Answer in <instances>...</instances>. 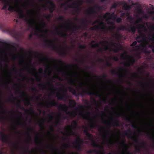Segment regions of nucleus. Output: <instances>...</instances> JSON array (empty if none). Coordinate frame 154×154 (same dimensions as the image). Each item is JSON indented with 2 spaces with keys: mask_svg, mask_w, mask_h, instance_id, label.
<instances>
[{
  "mask_svg": "<svg viewBox=\"0 0 154 154\" xmlns=\"http://www.w3.org/2000/svg\"><path fill=\"white\" fill-rule=\"evenodd\" d=\"M18 93H21V95L23 96H25L26 95V92L24 91H21L20 89H19L18 91Z\"/></svg>",
  "mask_w": 154,
  "mask_h": 154,
  "instance_id": "e2e57ef3",
  "label": "nucleus"
},
{
  "mask_svg": "<svg viewBox=\"0 0 154 154\" xmlns=\"http://www.w3.org/2000/svg\"><path fill=\"white\" fill-rule=\"evenodd\" d=\"M122 8L124 10H128L130 9L131 7L129 5H128L126 4H125L123 5L122 7Z\"/></svg>",
  "mask_w": 154,
  "mask_h": 154,
  "instance_id": "c03bdc74",
  "label": "nucleus"
},
{
  "mask_svg": "<svg viewBox=\"0 0 154 154\" xmlns=\"http://www.w3.org/2000/svg\"><path fill=\"white\" fill-rule=\"evenodd\" d=\"M38 59L41 61H43L44 60L46 61H48L49 60V58L47 57H42L39 55L38 57Z\"/></svg>",
  "mask_w": 154,
  "mask_h": 154,
  "instance_id": "58836bf2",
  "label": "nucleus"
},
{
  "mask_svg": "<svg viewBox=\"0 0 154 154\" xmlns=\"http://www.w3.org/2000/svg\"><path fill=\"white\" fill-rule=\"evenodd\" d=\"M8 112V110L4 109L2 104L0 103V121L4 122L5 121V118L3 114L6 113Z\"/></svg>",
  "mask_w": 154,
  "mask_h": 154,
  "instance_id": "dca6fc26",
  "label": "nucleus"
},
{
  "mask_svg": "<svg viewBox=\"0 0 154 154\" xmlns=\"http://www.w3.org/2000/svg\"><path fill=\"white\" fill-rule=\"evenodd\" d=\"M31 90L33 92H36L38 91V90L34 86L31 88Z\"/></svg>",
  "mask_w": 154,
  "mask_h": 154,
  "instance_id": "052dcab7",
  "label": "nucleus"
},
{
  "mask_svg": "<svg viewBox=\"0 0 154 154\" xmlns=\"http://www.w3.org/2000/svg\"><path fill=\"white\" fill-rule=\"evenodd\" d=\"M107 17H109L110 19L113 20H115L117 17V16L114 14V12L112 14H110L109 12L106 13L103 17L104 18H106Z\"/></svg>",
  "mask_w": 154,
  "mask_h": 154,
  "instance_id": "4be33fe9",
  "label": "nucleus"
},
{
  "mask_svg": "<svg viewBox=\"0 0 154 154\" xmlns=\"http://www.w3.org/2000/svg\"><path fill=\"white\" fill-rule=\"evenodd\" d=\"M16 105L17 107L20 108L22 110L24 111L25 112H27L28 110L25 109L21 105L20 102L19 101L16 103Z\"/></svg>",
  "mask_w": 154,
  "mask_h": 154,
  "instance_id": "7c9ffc66",
  "label": "nucleus"
},
{
  "mask_svg": "<svg viewBox=\"0 0 154 154\" xmlns=\"http://www.w3.org/2000/svg\"><path fill=\"white\" fill-rule=\"evenodd\" d=\"M82 97L85 96L86 94H88L90 96L94 95L100 97L102 101L105 103H107L106 98L103 99L101 98L100 95L98 94L97 92L91 91L89 90H84L82 89V91L79 94Z\"/></svg>",
  "mask_w": 154,
  "mask_h": 154,
  "instance_id": "423d86ee",
  "label": "nucleus"
},
{
  "mask_svg": "<svg viewBox=\"0 0 154 154\" xmlns=\"http://www.w3.org/2000/svg\"><path fill=\"white\" fill-rule=\"evenodd\" d=\"M114 118L112 117L111 118L112 122L110 123L108 122L106 120H104L102 123L110 127L111 126H120V122L119 120H117L116 121H114Z\"/></svg>",
  "mask_w": 154,
  "mask_h": 154,
  "instance_id": "9b49d317",
  "label": "nucleus"
},
{
  "mask_svg": "<svg viewBox=\"0 0 154 154\" xmlns=\"http://www.w3.org/2000/svg\"><path fill=\"white\" fill-rule=\"evenodd\" d=\"M75 143L79 144V145L82 146L84 143V141L82 139H81L79 137L78 140H76L75 141Z\"/></svg>",
  "mask_w": 154,
  "mask_h": 154,
  "instance_id": "c9c22d12",
  "label": "nucleus"
},
{
  "mask_svg": "<svg viewBox=\"0 0 154 154\" xmlns=\"http://www.w3.org/2000/svg\"><path fill=\"white\" fill-rule=\"evenodd\" d=\"M56 79H58V59H56Z\"/></svg>",
  "mask_w": 154,
  "mask_h": 154,
  "instance_id": "37998d69",
  "label": "nucleus"
},
{
  "mask_svg": "<svg viewBox=\"0 0 154 154\" xmlns=\"http://www.w3.org/2000/svg\"><path fill=\"white\" fill-rule=\"evenodd\" d=\"M10 32L12 36L15 39H18L21 36V32L16 31L15 28L11 30Z\"/></svg>",
  "mask_w": 154,
  "mask_h": 154,
  "instance_id": "a211bd4d",
  "label": "nucleus"
},
{
  "mask_svg": "<svg viewBox=\"0 0 154 154\" xmlns=\"http://www.w3.org/2000/svg\"><path fill=\"white\" fill-rule=\"evenodd\" d=\"M131 127L134 129H137L138 128V127L133 122H132L131 124Z\"/></svg>",
  "mask_w": 154,
  "mask_h": 154,
  "instance_id": "6e6d98bb",
  "label": "nucleus"
},
{
  "mask_svg": "<svg viewBox=\"0 0 154 154\" xmlns=\"http://www.w3.org/2000/svg\"><path fill=\"white\" fill-rule=\"evenodd\" d=\"M135 150L132 152L134 154H136L137 153H140L141 151V148L140 146H135Z\"/></svg>",
  "mask_w": 154,
  "mask_h": 154,
  "instance_id": "72a5a7b5",
  "label": "nucleus"
},
{
  "mask_svg": "<svg viewBox=\"0 0 154 154\" xmlns=\"http://www.w3.org/2000/svg\"><path fill=\"white\" fill-rule=\"evenodd\" d=\"M75 61L77 62H78L80 63H83L85 62V60L83 59H81L78 60L77 58L75 59Z\"/></svg>",
  "mask_w": 154,
  "mask_h": 154,
  "instance_id": "13d9d810",
  "label": "nucleus"
},
{
  "mask_svg": "<svg viewBox=\"0 0 154 154\" xmlns=\"http://www.w3.org/2000/svg\"><path fill=\"white\" fill-rule=\"evenodd\" d=\"M147 136H148L151 140L154 141V136L149 134H147Z\"/></svg>",
  "mask_w": 154,
  "mask_h": 154,
  "instance_id": "338daca9",
  "label": "nucleus"
},
{
  "mask_svg": "<svg viewBox=\"0 0 154 154\" xmlns=\"http://www.w3.org/2000/svg\"><path fill=\"white\" fill-rule=\"evenodd\" d=\"M118 30H125L128 32L134 33L136 31V27L133 24H131L128 28L126 26L121 25L118 29Z\"/></svg>",
  "mask_w": 154,
  "mask_h": 154,
  "instance_id": "1a4fd4ad",
  "label": "nucleus"
},
{
  "mask_svg": "<svg viewBox=\"0 0 154 154\" xmlns=\"http://www.w3.org/2000/svg\"><path fill=\"white\" fill-rule=\"evenodd\" d=\"M137 60H136L133 57H132L131 59L130 60V63L127 62L126 64V66L128 67L130 66L131 65H133L137 61Z\"/></svg>",
  "mask_w": 154,
  "mask_h": 154,
  "instance_id": "b1692460",
  "label": "nucleus"
},
{
  "mask_svg": "<svg viewBox=\"0 0 154 154\" xmlns=\"http://www.w3.org/2000/svg\"><path fill=\"white\" fill-rule=\"evenodd\" d=\"M78 126V122L76 121H73L72 122L71 125H68L65 127L63 129L65 132V137L63 138V140L65 141L68 140L69 142V137L71 135H75V134L73 131L72 127L75 128Z\"/></svg>",
  "mask_w": 154,
  "mask_h": 154,
  "instance_id": "7ed1b4c3",
  "label": "nucleus"
},
{
  "mask_svg": "<svg viewBox=\"0 0 154 154\" xmlns=\"http://www.w3.org/2000/svg\"><path fill=\"white\" fill-rule=\"evenodd\" d=\"M17 12L18 13V16L20 19L24 20L30 27H33L34 21L31 19L28 18L24 14L23 10L21 9H19L17 10Z\"/></svg>",
  "mask_w": 154,
  "mask_h": 154,
  "instance_id": "39448f33",
  "label": "nucleus"
},
{
  "mask_svg": "<svg viewBox=\"0 0 154 154\" xmlns=\"http://www.w3.org/2000/svg\"><path fill=\"white\" fill-rule=\"evenodd\" d=\"M91 145L95 147H97L99 149H103V147L97 144L95 142L93 141L91 144Z\"/></svg>",
  "mask_w": 154,
  "mask_h": 154,
  "instance_id": "2f4dec72",
  "label": "nucleus"
},
{
  "mask_svg": "<svg viewBox=\"0 0 154 154\" xmlns=\"http://www.w3.org/2000/svg\"><path fill=\"white\" fill-rule=\"evenodd\" d=\"M1 134V139L2 141L7 144L12 146L14 145V142L8 136L5 135L3 132L0 133Z\"/></svg>",
  "mask_w": 154,
  "mask_h": 154,
  "instance_id": "f8f14e48",
  "label": "nucleus"
},
{
  "mask_svg": "<svg viewBox=\"0 0 154 154\" xmlns=\"http://www.w3.org/2000/svg\"><path fill=\"white\" fill-rule=\"evenodd\" d=\"M63 108V111L65 112L66 115H68L70 117L75 116L76 114L74 112L68 111V106L66 104H64L62 105Z\"/></svg>",
  "mask_w": 154,
  "mask_h": 154,
  "instance_id": "2eb2a0df",
  "label": "nucleus"
},
{
  "mask_svg": "<svg viewBox=\"0 0 154 154\" xmlns=\"http://www.w3.org/2000/svg\"><path fill=\"white\" fill-rule=\"evenodd\" d=\"M38 85L40 87H42V89H45L46 87L47 84L44 83H39L38 84Z\"/></svg>",
  "mask_w": 154,
  "mask_h": 154,
  "instance_id": "09e8293b",
  "label": "nucleus"
},
{
  "mask_svg": "<svg viewBox=\"0 0 154 154\" xmlns=\"http://www.w3.org/2000/svg\"><path fill=\"white\" fill-rule=\"evenodd\" d=\"M2 3L4 4V5L2 8V10H4L7 11L8 10V6L10 5V2L8 1V0H2Z\"/></svg>",
  "mask_w": 154,
  "mask_h": 154,
  "instance_id": "5701e85b",
  "label": "nucleus"
},
{
  "mask_svg": "<svg viewBox=\"0 0 154 154\" xmlns=\"http://www.w3.org/2000/svg\"><path fill=\"white\" fill-rule=\"evenodd\" d=\"M41 25L42 28L41 29L43 31L47 32V30L45 29L46 26V24L44 21V19L43 18L42 19V21L41 23Z\"/></svg>",
  "mask_w": 154,
  "mask_h": 154,
  "instance_id": "c756f323",
  "label": "nucleus"
},
{
  "mask_svg": "<svg viewBox=\"0 0 154 154\" xmlns=\"http://www.w3.org/2000/svg\"><path fill=\"white\" fill-rule=\"evenodd\" d=\"M139 35L137 36L136 38V40L138 42H142V39Z\"/></svg>",
  "mask_w": 154,
  "mask_h": 154,
  "instance_id": "864d4df0",
  "label": "nucleus"
},
{
  "mask_svg": "<svg viewBox=\"0 0 154 154\" xmlns=\"http://www.w3.org/2000/svg\"><path fill=\"white\" fill-rule=\"evenodd\" d=\"M125 135L127 136L128 138H132L134 143L137 145V146H140L141 148H145L146 147V143L144 141H142L140 143L138 139L134 138L131 135H134V133L130 129L125 131L124 132Z\"/></svg>",
  "mask_w": 154,
  "mask_h": 154,
  "instance_id": "20e7f679",
  "label": "nucleus"
},
{
  "mask_svg": "<svg viewBox=\"0 0 154 154\" xmlns=\"http://www.w3.org/2000/svg\"><path fill=\"white\" fill-rule=\"evenodd\" d=\"M85 135L88 139H90L92 138V134L89 132L85 134Z\"/></svg>",
  "mask_w": 154,
  "mask_h": 154,
  "instance_id": "4d7b16f0",
  "label": "nucleus"
},
{
  "mask_svg": "<svg viewBox=\"0 0 154 154\" xmlns=\"http://www.w3.org/2000/svg\"><path fill=\"white\" fill-rule=\"evenodd\" d=\"M63 148L62 154H72L69 153H67V151L69 148L70 145L67 143H64L62 145Z\"/></svg>",
  "mask_w": 154,
  "mask_h": 154,
  "instance_id": "aec40b11",
  "label": "nucleus"
},
{
  "mask_svg": "<svg viewBox=\"0 0 154 154\" xmlns=\"http://www.w3.org/2000/svg\"><path fill=\"white\" fill-rule=\"evenodd\" d=\"M119 70L120 71L123 72L124 73L123 74H119V76L121 78H123L125 77L127 75V71L124 69L122 67H120L119 68Z\"/></svg>",
  "mask_w": 154,
  "mask_h": 154,
  "instance_id": "393cba45",
  "label": "nucleus"
},
{
  "mask_svg": "<svg viewBox=\"0 0 154 154\" xmlns=\"http://www.w3.org/2000/svg\"><path fill=\"white\" fill-rule=\"evenodd\" d=\"M68 88L69 92L72 93L73 94L75 95L77 94V92L76 90L72 87L71 86H68Z\"/></svg>",
  "mask_w": 154,
  "mask_h": 154,
  "instance_id": "e433bc0d",
  "label": "nucleus"
},
{
  "mask_svg": "<svg viewBox=\"0 0 154 154\" xmlns=\"http://www.w3.org/2000/svg\"><path fill=\"white\" fill-rule=\"evenodd\" d=\"M60 25L58 23V55L60 54V40L59 38L60 36H61L63 38H66L67 36L68 35V34L65 31L62 33H60Z\"/></svg>",
  "mask_w": 154,
  "mask_h": 154,
  "instance_id": "f3484780",
  "label": "nucleus"
},
{
  "mask_svg": "<svg viewBox=\"0 0 154 154\" xmlns=\"http://www.w3.org/2000/svg\"><path fill=\"white\" fill-rule=\"evenodd\" d=\"M91 47L93 48H95L99 47V44L98 43H96L95 44H91Z\"/></svg>",
  "mask_w": 154,
  "mask_h": 154,
  "instance_id": "8fccbe9b",
  "label": "nucleus"
},
{
  "mask_svg": "<svg viewBox=\"0 0 154 154\" xmlns=\"http://www.w3.org/2000/svg\"><path fill=\"white\" fill-rule=\"evenodd\" d=\"M76 145H74V147L79 151L81 150L82 148V146L79 144H76Z\"/></svg>",
  "mask_w": 154,
  "mask_h": 154,
  "instance_id": "a19ab883",
  "label": "nucleus"
},
{
  "mask_svg": "<svg viewBox=\"0 0 154 154\" xmlns=\"http://www.w3.org/2000/svg\"><path fill=\"white\" fill-rule=\"evenodd\" d=\"M137 44V42L136 41H134L131 44V46L132 47L135 46L136 47L139 48V46L138 45H136Z\"/></svg>",
  "mask_w": 154,
  "mask_h": 154,
  "instance_id": "680f3d73",
  "label": "nucleus"
},
{
  "mask_svg": "<svg viewBox=\"0 0 154 154\" xmlns=\"http://www.w3.org/2000/svg\"><path fill=\"white\" fill-rule=\"evenodd\" d=\"M35 144L37 145H38L39 144H42L43 143V141L42 140L39 139L38 140H35Z\"/></svg>",
  "mask_w": 154,
  "mask_h": 154,
  "instance_id": "de8ad7c7",
  "label": "nucleus"
},
{
  "mask_svg": "<svg viewBox=\"0 0 154 154\" xmlns=\"http://www.w3.org/2000/svg\"><path fill=\"white\" fill-rule=\"evenodd\" d=\"M44 17H45L47 20H49L51 17V14H48L47 15H44Z\"/></svg>",
  "mask_w": 154,
  "mask_h": 154,
  "instance_id": "bf43d9fd",
  "label": "nucleus"
},
{
  "mask_svg": "<svg viewBox=\"0 0 154 154\" xmlns=\"http://www.w3.org/2000/svg\"><path fill=\"white\" fill-rule=\"evenodd\" d=\"M60 105L58 103V154H60V148H59V144H60V136H59V133H60V128L59 127V126L60 124V113L59 111V109L60 108Z\"/></svg>",
  "mask_w": 154,
  "mask_h": 154,
  "instance_id": "412c9836",
  "label": "nucleus"
},
{
  "mask_svg": "<svg viewBox=\"0 0 154 154\" xmlns=\"http://www.w3.org/2000/svg\"><path fill=\"white\" fill-rule=\"evenodd\" d=\"M107 23L109 24L111 26L109 27V29L110 30H112L115 28L116 27L115 26L114 23L112 22H107Z\"/></svg>",
  "mask_w": 154,
  "mask_h": 154,
  "instance_id": "4c0bfd02",
  "label": "nucleus"
},
{
  "mask_svg": "<svg viewBox=\"0 0 154 154\" xmlns=\"http://www.w3.org/2000/svg\"><path fill=\"white\" fill-rule=\"evenodd\" d=\"M52 105V102L50 100V99L48 100V103L45 104V106L48 108Z\"/></svg>",
  "mask_w": 154,
  "mask_h": 154,
  "instance_id": "a18cd8bd",
  "label": "nucleus"
},
{
  "mask_svg": "<svg viewBox=\"0 0 154 154\" xmlns=\"http://www.w3.org/2000/svg\"><path fill=\"white\" fill-rule=\"evenodd\" d=\"M69 48V46L66 45H65L64 48L60 52L61 55L63 57H66L68 54V51Z\"/></svg>",
  "mask_w": 154,
  "mask_h": 154,
  "instance_id": "6ab92c4d",
  "label": "nucleus"
},
{
  "mask_svg": "<svg viewBox=\"0 0 154 154\" xmlns=\"http://www.w3.org/2000/svg\"><path fill=\"white\" fill-rule=\"evenodd\" d=\"M138 32L139 33H140V35H139V36H140V37L141 38H143V37L144 36V33H143L141 31L140 29H139L138 30Z\"/></svg>",
  "mask_w": 154,
  "mask_h": 154,
  "instance_id": "5fc2aeb1",
  "label": "nucleus"
},
{
  "mask_svg": "<svg viewBox=\"0 0 154 154\" xmlns=\"http://www.w3.org/2000/svg\"><path fill=\"white\" fill-rule=\"evenodd\" d=\"M91 113L89 112L83 111V113L80 112L79 115L82 118L85 119H87L86 116L90 117Z\"/></svg>",
  "mask_w": 154,
  "mask_h": 154,
  "instance_id": "a878e982",
  "label": "nucleus"
},
{
  "mask_svg": "<svg viewBox=\"0 0 154 154\" xmlns=\"http://www.w3.org/2000/svg\"><path fill=\"white\" fill-rule=\"evenodd\" d=\"M98 126L97 123H92L90 125V127L91 128H96Z\"/></svg>",
  "mask_w": 154,
  "mask_h": 154,
  "instance_id": "3c124183",
  "label": "nucleus"
},
{
  "mask_svg": "<svg viewBox=\"0 0 154 154\" xmlns=\"http://www.w3.org/2000/svg\"><path fill=\"white\" fill-rule=\"evenodd\" d=\"M61 63V64L63 67V70H62V73L63 75L65 76L66 80L68 81V84L73 85L75 84L74 80L71 78H69V77H71L72 74L68 71V69L71 67H73V66L70 65L66 63L61 61L58 58V100H61L64 101H66L67 99H69V97L66 94L67 92V89L66 88H64L63 90L66 93H63L60 95L59 92L60 88V82L59 81L61 80V78L59 76V74L60 72L59 69V64Z\"/></svg>",
  "mask_w": 154,
  "mask_h": 154,
  "instance_id": "f257e3e1",
  "label": "nucleus"
},
{
  "mask_svg": "<svg viewBox=\"0 0 154 154\" xmlns=\"http://www.w3.org/2000/svg\"><path fill=\"white\" fill-rule=\"evenodd\" d=\"M80 4L79 2H76L72 4H68L66 5L68 8H75V11L79 12L81 11V9L78 7L80 6Z\"/></svg>",
  "mask_w": 154,
  "mask_h": 154,
  "instance_id": "4468645a",
  "label": "nucleus"
},
{
  "mask_svg": "<svg viewBox=\"0 0 154 154\" xmlns=\"http://www.w3.org/2000/svg\"><path fill=\"white\" fill-rule=\"evenodd\" d=\"M101 43L103 44L106 45L105 50L106 51L109 50L110 51H113L115 53H117L119 52V49L118 48L117 46V44L115 42H112L110 43V44L112 46L114 47V48H110L108 46V45L109 44V42L107 41H102Z\"/></svg>",
  "mask_w": 154,
  "mask_h": 154,
  "instance_id": "6e6552de",
  "label": "nucleus"
},
{
  "mask_svg": "<svg viewBox=\"0 0 154 154\" xmlns=\"http://www.w3.org/2000/svg\"><path fill=\"white\" fill-rule=\"evenodd\" d=\"M96 23H99V25H95L93 27L90 28V29L92 30H97L99 29L102 31H107V27L105 25L104 23L103 20L100 22L99 20H97L93 23L92 24L94 25Z\"/></svg>",
  "mask_w": 154,
  "mask_h": 154,
  "instance_id": "0eeeda50",
  "label": "nucleus"
},
{
  "mask_svg": "<svg viewBox=\"0 0 154 154\" xmlns=\"http://www.w3.org/2000/svg\"><path fill=\"white\" fill-rule=\"evenodd\" d=\"M84 128V132L85 134L88 132V128L87 126H84L83 127Z\"/></svg>",
  "mask_w": 154,
  "mask_h": 154,
  "instance_id": "69168bd1",
  "label": "nucleus"
},
{
  "mask_svg": "<svg viewBox=\"0 0 154 154\" xmlns=\"http://www.w3.org/2000/svg\"><path fill=\"white\" fill-rule=\"evenodd\" d=\"M69 106L71 107H74L76 105V103L74 100H70L69 102Z\"/></svg>",
  "mask_w": 154,
  "mask_h": 154,
  "instance_id": "473e14b6",
  "label": "nucleus"
},
{
  "mask_svg": "<svg viewBox=\"0 0 154 154\" xmlns=\"http://www.w3.org/2000/svg\"><path fill=\"white\" fill-rule=\"evenodd\" d=\"M45 42L46 45L49 47H51L52 46V41L50 39H45Z\"/></svg>",
  "mask_w": 154,
  "mask_h": 154,
  "instance_id": "cd10ccee",
  "label": "nucleus"
},
{
  "mask_svg": "<svg viewBox=\"0 0 154 154\" xmlns=\"http://www.w3.org/2000/svg\"><path fill=\"white\" fill-rule=\"evenodd\" d=\"M97 152H98L97 150L96 149L91 150L88 151L87 152L88 154H91L92 153H95L96 154H97Z\"/></svg>",
  "mask_w": 154,
  "mask_h": 154,
  "instance_id": "603ef678",
  "label": "nucleus"
},
{
  "mask_svg": "<svg viewBox=\"0 0 154 154\" xmlns=\"http://www.w3.org/2000/svg\"><path fill=\"white\" fill-rule=\"evenodd\" d=\"M9 7L8 8V10L10 11H12L15 10V8L10 3V5H8Z\"/></svg>",
  "mask_w": 154,
  "mask_h": 154,
  "instance_id": "79ce46f5",
  "label": "nucleus"
},
{
  "mask_svg": "<svg viewBox=\"0 0 154 154\" xmlns=\"http://www.w3.org/2000/svg\"><path fill=\"white\" fill-rule=\"evenodd\" d=\"M137 26H138L137 27H136V29L137 28H138L139 29H142L143 28H144L145 29V31L147 30L146 29V28L145 26H144V25L143 24H139Z\"/></svg>",
  "mask_w": 154,
  "mask_h": 154,
  "instance_id": "49530a36",
  "label": "nucleus"
},
{
  "mask_svg": "<svg viewBox=\"0 0 154 154\" xmlns=\"http://www.w3.org/2000/svg\"><path fill=\"white\" fill-rule=\"evenodd\" d=\"M148 28L150 30L152 31H154V25H152L150 24Z\"/></svg>",
  "mask_w": 154,
  "mask_h": 154,
  "instance_id": "774afa93",
  "label": "nucleus"
},
{
  "mask_svg": "<svg viewBox=\"0 0 154 154\" xmlns=\"http://www.w3.org/2000/svg\"><path fill=\"white\" fill-rule=\"evenodd\" d=\"M60 0H58V8L60 5L59 3ZM59 11L58 9V21L61 20L63 22V25L64 29L66 30H69L72 32H73L77 30L82 29V27L80 26L74 25L73 26L72 25V22L69 19L65 20L64 18L63 17H61L59 15Z\"/></svg>",
  "mask_w": 154,
  "mask_h": 154,
  "instance_id": "f03ea898",
  "label": "nucleus"
},
{
  "mask_svg": "<svg viewBox=\"0 0 154 154\" xmlns=\"http://www.w3.org/2000/svg\"><path fill=\"white\" fill-rule=\"evenodd\" d=\"M120 143L125 149V150L122 152L121 154H134L132 152H130L129 151V146L126 143V140L125 139L122 140Z\"/></svg>",
  "mask_w": 154,
  "mask_h": 154,
  "instance_id": "9d476101",
  "label": "nucleus"
},
{
  "mask_svg": "<svg viewBox=\"0 0 154 154\" xmlns=\"http://www.w3.org/2000/svg\"><path fill=\"white\" fill-rule=\"evenodd\" d=\"M42 7L45 8H46L49 9L50 13H52L54 10L55 5L53 3L51 0H48L46 4L42 5Z\"/></svg>",
  "mask_w": 154,
  "mask_h": 154,
  "instance_id": "ddd939ff",
  "label": "nucleus"
},
{
  "mask_svg": "<svg viewBox=\"0 0 154 154\" xmlns=\"http://www.w3.org/2000/svg\"><path fill=\"white\" fill-rule=\"evenodd\" d=\"M45 120V119H43L42 121H39L38 123V126L42 128V129H44L45 128L44 122Z\"/></svg>",
  "mask_w": 154,
  "mask_h": 154,
  "instance_id": "f704fd0d",
  "label": "nucleus"
},
{
  "mask_svg": "<svg viewBox=\"0 0 154 154\" xmlns=\"http://www.w3.org/2000/svg\"><path fill=\"white\" fill-rule=\"evenodd\" d=\"M122 117L128 122H132L131 118V117H128L126 115H123L122 116Z\"/></svg>",
  "mask_w": 154,
  "mask_h": 154,
  "instance_id": "ea45409f",
  "label": "nucleus"
},
{
  "mask_svg": "<svg viewBox=\"0 0 154 154\" xmlns=\"http://www.w3.org/2000/svg\"><path fill=\"white\" fill-rule=\"evenodd\" d=\"M98 130L99 131H105L107 134H110L111 133V131L109 129H105V128L103 127H100L98 128Z\"/></svg>",
  "mask_w": 154,
  "mask_h": 154,
  "instance_id": "c85d7f7f",
  "label": "nucleus"
},
{
  "mask_svg": "<svg viewBox=\"0 0 154 154\" xmlns=\"http://www.w3.org/2000/svg\"><path fill=\"white\" fill-rule=\"evenodd\" d=\"M48 119L49 122L52 121L53 119V116L52 114H50L48 116Z\"/></svg>",
  "mask_w": 154,
  "mask_h": 154,
  "instance_id": "0e129e2a",
  "label": "nucleus"
},
{
  "mask_svg": "<svg viewBox=\"0 0 154 154\" xmlns=\"http://www.w3.org/2000/svg\"><path fill=\"white\" fill-rule=\"evenodd\" d=\"M97 13V11L95 10L94 8H92L90 10H88L85 12V13L88 15H90Z\"/></svg>",
  "mask_w": 154,
  "mask_h": 154,
  "instance_id": "bb28decb",
  "label": "nucleus"
}]
</instances>
